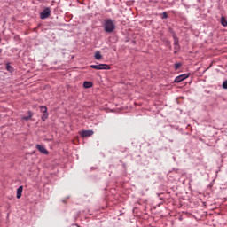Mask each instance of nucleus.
Returning a JSON list of instances; mask_svg holds the SVG:
<instances>
[{
  "label": "nucleus",
  "instance_id": "obj_2",
  "mask_svg": "<svg viewBox=\"0 0 227 227\" xmlns=\"http://www.w3.org/2000/svg\"><path fill=\"white\" fill-rule=\"evenodd\" d=\"M90 68L94 70H109L111 68L107 64L91 65Z\"/></svg>",
  "mask_w": 227,
  "mask_h": 227
},
{
  "label": "nucleus",
  "instance_id": "obj_14",
  "mask_svg": "<svg viewBox=\"0 0 227 227\" xmlns=\"http://www.w3.org/2000/svg\"><path fill=\"white\" fill-rule=\"evenodd\" d=\"M181 67H182V64H180V63L175 64L176 70H178V68H180Z\"/></svg>",
  "mask_w": 227,
  "mask_h": 227
},
{
  "label": "nucleus",
  "instance_id": "obj_11",
  "mask_svg": "<svg viewBox=\"0 0 227 227\" xmlns=\"http://www.w3.org/2000/svg\"><path fill=\"white\" fill-rule=\"evenodd\" d=\"M92 87H93V82H83V88L88 89V88H92Z\"/></svg>",
  "mask_w": 227,
  "mask_h": 227
},
{
  "label": "nucleus",
  "instance_id": "obj_7",
  "mask_svg": "<svg viewBox=\"0 0 227 227\" xmlns=\"http://www.w3.org/2000/svg\"><path fill=\"white\" fill-rule=\"evenodd\" d=\"M189 77V74H181L177 77H176L174 82H182V81H185V79H187Z\"/></svg>",
  "mask_w": 227,
  "mask_h": 227
},
{
  "label": "nucleus",
  "instance_id": "obj_15",
  "mask_svg": "<svg viewBox=\"0 0 227 227\" xmlns=\"http://www.w3.org/2000/svg\"><path fill=\"white\" fill-rule=\"evenodd\" d=\"M223 90H227V80H225V81L223 82Z\"/></svg>",
  "mask_w": 227,
  "mask_h": 227
},
{
  "label": "nucleus",
  "instance_id": "obj_6",
  "mask_svg": "<svg viewBox=\"0 0 227 227\" xmlns=\"http://www.w3.org/2000/svg\"><path fill=\"white\" fill-rule=\"evenodd\" d=\"M35 148L41 153H43V155H49V151L45 149V147L42 145H36Z\"/></svg>",
  "mask_w": 227,
  "mask_h": 227
},
{
  "label": "nucleus",
  "instance_id": "obj_1",
  "mask_svg": "<svg viewBox=\"0 0 227 227\" xmlns=\"http://www.w3.org/2000/svg\"><path fill=\"white\" fill-rule=\"evenodd\" d=\"M105 33H114L116 29V22L111 19H106L103 23Z\"/></svg>",
  "mask_w": 227,
  "mask_h": 227
},
{
  "label": "nucleus",
  "instance_id": "obj_9",
  "mask_svg": "<svg viewBox=\"0 0 227 227\" xmlns=\"http://www.w3.org/2000/svg\"><path fill=\"white\" fill-rule=\"evenodd\" d=\"M33 118V114L31 111H28V116L22 117V120H25V121H28V120H31Z\"/></svg>",
  "mask_w": 227,
  "mask_h": 227
},
{
  "label": "nucleus",
  "instance_id": "obj_3",
  "mask_svg": "<svg viewBox=\"0 0 227 227\" xmlns=\"http://www.w3.org/2000/svg\"><path fill=\"white\" fill-rule=\"evenodd\" d=\"M51 17V8L46 7L41 13L40 19H49Z\"/></svg>",
  "mask_w": 227,
  "mask_h": 227
},
{
  "label": "nucleus",
  "instance_id": "obj_8",
  "mask_svg": "<svg viewBox=\"0 0 227 227\" xmlns=\"http://www.w3.org/2000/svg\"><path fill=\"white\" fill-rule=\"evenodd\" d=\"M22 191H24V187L22 186H20L18 189H17V195H16V198L18 200H20V198H22Z\"/></svg>",
  "mask_w": 227,
  "mask_h": 227
},
{
  "label": "nucleus",
  "instance_id": "obj_5",
  "mask_svg": "<svg viewBox=\"0 0 227 227\" xmlns=\"http://www.w3.org/2000/svg\"><path fill=\"white\" fill-rule=\"evenodd\" d=\"M40 111L43 113V116L42 117L43 121H45V119L48 118L49 114L47 113V106H40Z\"/></svg>",
  "mask_w": 227,
  "mask_h": 227
},
{
  "label": "nucleus",
  "instance_id": "obj_12",
  "mask_svg": "<svg viewBox=\"0 0 227 227\" xmlns=\"http://www.w3.org/2000/svg\"><path fill=\"white\" fill-rule=\"evenodd\" d=\"M221 24L222 26H223V27H227V20H226V18H224V16L221 17Z\"/></svg>",
  "mask_w": 227,
  "mask_h": 227
},
{
  "label": "nucleus",
  "instance_id": "obj_17",
  "mask_svg": "<svg viewBox=\"0 0 227 227\" xmlns=\"http://www.w3.org/2000/svg\"><path fill=\"white\" fill-rule=\"evenodd\" d=\"M6 68L10 72L12 70V66H7Z\"/></svg>",
  "mask_w": 227,
  "mask_h": 227
},
{
  "label": "nucleus",
  "instance_id": "obj_4",
  "mask_svg": "<svg viewBox=\"0 0 227 227\" xmlns=\"http://www.w3.org/2000/svg\"><path fill=\"white\" fill-rule=\"evenodd\" d=\"M93 134H95V132L91 129H89V130H82L80 132V135L82 137H91V136H93Z\"/></svg>",
  "mask_w": 227,
  "mask_h": 227
},
{
  "label": "nucleus",
  "instance_id": "obj_10",
  "mask_svg": "<svg viewBox=\"0 0 227 227\" xmlns=\"http://www.w3.org/2000/svg\"><path fill=\"white\" fill-rule=\"evenodd\" d=\"M174 45H176L175 53H176V51H178V49H179V47H178V39L176 38V36H174Z\"/></svg>",
  "mask_w": 227,
  "mask_h": 227
},
{
  "label": "nucleus",
  "instance_id": "obj_16",
  "mask_svg": "<svg viewBox=\"0 0 227 227\" xmlns=\"http://www.w3.org/2000/svg\"><path fill=\"white\" fill-rule=\"evenodd\" d=\"M168 18V12H164L162 13V19H167Z\"/></svg>",
  "mask_w": 227,
  "mask_h": 227
},
{
  "label": "nucleus",
  "instance_id": "obj_13",
  "mask_svg": "<svg viewBox=\"0 0 227 227\" xmlns=\"http://www.w3.org/2000/svg\"><path fill=\"white\" fill-rule=\"evenodd\" d=\"M95 59H102V54H100V51H97L94 56Z\"/></svg>",
  "mask_w": 227,
  "mask_h": 227
}]
</instances>
